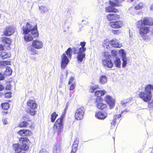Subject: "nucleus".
<instances>
[{
    "label": "nucleus",
    "instance_id": "nucleus-26",
    "mask_svg": "<svg viewBox=\"0 0 153 153\" xmlns=\"http://www.w3.org/2000/svg\"><path fill=\"white\" fill-rule=\"evenodd\" d=\"M96 117L99 119H104L106 117L104 114L101 112H97L96 115Z\"/></svg>",
    "mask_w": 153,
    "mask_h": 153
},
{
    "label": "nucleus",
    "instance_id": "nucleus-35",
    "mask_svg": "<svg viewBox=\"0 0 153 153\" xmlns=\"http://www.w3.org/2000/svg\"><path fill=\"white\" fill-rule=\"evenodd\" d=\"M1 106L4 109L7 110L9 108L10 105L8 103L5 102L1 104Z\"/></svg>",
    "mask_w": 153,
    "mask_h": 153
},
{
    "label": "nucleus",
    "instance_id": "nucleus-37",
    "mask_svg": "<svg viewBox=\"0 0 153 153\" xmlns=\"http://www.w3.org/2000/svg\"><path fill=\"white\" fill-rule=\"evenodd\" d=\"M27 113L32 116L36 114V111L35 110L30 109L27 111Z\"/></svg>",
    "mask_w": 153,
    "mask_h": 153
},
{
    "label": "nucleus",
    "instance_id": "nucleus-38",
    "mask_svg": "<svg viewBox=\"0 0 153 153\" xmlns=\"http://www.w3.org/2000/svg\"><path fill=\"white\" fill-rule=\"evenodd\" d=\"M112 32L115 35H118L120 33L121 31L119 29L114 30H112Z\"/></svg>",
    "mask_w": 153,
    "mask_h": 153
},
{
    "label": "nucleus",
    "instance_id": "nucleus-19",
    "mask_svg": "<svg viewBox=\"0 0 153 153\" xmlns=\"http://www.w3.org/2000/svg\"><path fill=\"white\" fill-rule=\"evenodd\" d=\"M31 120H28V122L26 121H22L19 124V127L21 128H26L30 124V126L28 127L30 128L33 127V123Z\"/></svg>",
    "mask_w": 153,
    "mask_h": 153
},
{
    "label": "nucleus",
    "instance_id": "nucleus-53",
    "mask_svg": "<svg viewBox=\"0 0 153 153\" xmlns=\"http://www.w3.org/2000/svg\"><path fill=\"white\" fill-rule=\"evenodd\" d=\"M6 89L7 90H10V87H6Z\"/></svg>",
    "mask_w": 153,
    "mask_h": 153
},
{
    "label": "nucleus",
    "instance_id": "nucleus-50",
    "mask_svg": "<svg viewBox=\"0 0 153 153\" xmlns=\"http://www.w3.org/2000/svg\"><path fill=\"white\" fill-rule=\"evenodd\" d=\"M141 8V7L139 5H137L134 7V9L136 10H138Z\"/></svg>",
    "mask_w": 153,
    "mask_h": 153
},
{
    "label": "nucleus",
    "instance_id": "nucleus-16",
    "mask_svg": "<svg viewBox=\"0 0 153 153\" xmlns=\"http://www.w3.org/2000/svg\"><path fill=\"white\" fill-rule=\"evenodd\" d=\"M104 100L109 105L110 107L113 108L114 106L115 101L109 95L106 96L104 97Z\"/></svg>",
    "mask_w": 153,
    "mask_h": 153
},
{
    "label": "nucleus",
    "instance_id": "nucleus-57",
    "mask_svg": "<svg viewBox=\"0 0 153 153\" xmlns=\"http://www.w3.org/2000/svg\"><path fill=\"white\" fill-rule=\"evenodd\" d=\"M77 46H78L77 48H78L79 47V45H77Z\"/></svg>",
    "mask_w": 153,
    "mask_h": 153
},
{
    "label": "nucleus",
    "instance_id": "nucleus-46",
    "mask_svg": "<svg viewBox=\"0 0 153 153\" xmlns=\"http://www.w3.org/2000/svg\"><path fill=\"white\" fill-rule=\"evenodd\" d=\"M4 50V46L1 44H0V52Z\"/></svg>",
    "mask_w": 153,
    "mask_h": 153
},
{
    "label": "nucleus",
    "instance_id": "nucleus-44",
    "mask_svg": "<svg viewBox=\"0 0 153 153\" xmlns=\"http://www.w3.org/2000/svg\"><path fill=\"white\" fill-rule=\"evenodd\" d=\"M39 153H49V152L45 149H42L40 151Z\"/></svg>",
    "mask_w": 153,
    "mask_h": 153
},
{
    "label": "nucleus",
    "instance_id": "nucleus-42",
    "mask_svg": "<svg viewBox=\"0 0 153 153\" xmlns=\"http://www.w3.org/2000/svg\"><path fill=\"white\" fill-rule=\"evenodd\" d=\"M2 121L4 125H6L8 123L6 117H3L2 119Z\"/></svg>",
    "mask_w": 153,
    "mask_h": 153
},
{
    "label": "nucleus",
    "instance_id": "nucleus-40",
    "mask_svg": "<svg viewBox=\"0 0 153 153\" xmlns=\"http://www.w3.org/2000/svg\"><path fill=\"white\" fill-rule=\"evenodd\" d=\"M15 30V27H10V36L14 33Z\"/></svg>",
    "mask_w": 153,
    "mask_h": 153
},
{
    "label": "nucleus",
    "instance_id": "nucleus-27",
    "mask_svg": "<svg viewBox=\"0 0 153 153\" xmlns=\"http://www.w3.org/2000/svg\"><path fill=\"white\" fill-rule=\"evenodd\" d=\"M110 44V41L108 39H106L104 40L102 44L103 47L108 48H109V44Z\"/></svg>",
    "mask_w": 153,
    "mask_h": 153
},
{
    "label": "nucleus",
    "instance_id": "nucleus-14",
    "mask_svg": "<svg viewBox=\"0 0 153 153\" xmlns=\"http://www.w3.org/2000/svg\"><path fill=\"white\" fill-rule=\"evenodd\" d=\"M17 134L21 136L27 137L32 135V133L30 130L25 129H20L18 132Z\"/></svg>",
    "mask_w": 153,
    "mask_h": 153
},
{
    "label": "nucleus",
    "instance_id": "nucleus-47",
    "mask_svg": "<svg viewBox=\"0 0 153 153\" xmlns=\"http://www.w3.org/2000/svg\"><path fill=\"white\" fill-rule=\"evenodd\" d=\"M123 62L122 63V66L123 67H124L125 66L126 64V61L124 59H123Z\"/></svg>",
    "mask_w": 153,
    "mask_h": 153
},
{
    "label": "nucleus",
    "instance_id": "nucleus-43",
    "mask_svg": "<svg viewBox=\"0 0 153 153\" xmlns=\"http://www.w3.org/2000/svg\"><path fill=\"white\" fill-rule=\"evenodd\" d=\"M74 80V78L73 76H71L69 80L68 84L69 85L71 84L72 82H73Z\"/></svg>",
    "mask_w": 153,
    "mask_h": 153
},
{
    "label": "nucleus",
    "instance_id": "nucleus-41",
    "mask_svg": "<svg viewBox=\"0 0 153 153\" xmlns=\"http://www.w3.org/2000/svg\"><path fill=\"white\" fill-rule=\"evenodd\" d=\"M76 87V83L74 82L72 84L69 88L70 90H72L74 89Z\"/></svg>",
    "mask_w": 153,
    "mask_h": 153
},
{
    "label": "nucleus",
    "instance_id": "nucleus-56",
    "mask_svg": "<svg viewBox=\"0 0 153 153\" xmlns=\"http://www.w3.org/2000/svg\"><path fill=\"white\" fill-rule=\"evenodd\" d=\"M63 75H61L60 76V79H62L63 78Z\"/></svg>",
    "mask_w": 153,
    "mask_h": 153
},
{
    "label": "nucleus",
    "instance_id": "nucleus-11",
    "mask_svg": "<svg viewBox=\"0 0 153 153\" xmlns=\"http://www.w3.org/2000/svg\"><path fill=\"white\" fill-rule=\"evenodd\" d=\"M23 31V34L28 33L30 32H33L36 30H37V26L33 27V25L27 23L25 26L22 27Z\"/></svg>",
    "mask_w": 153,
    "mask_h": 153
},
{
    "label": "nucleus",
    "instance_id": "nucleus-13",
    "mask_svg": "<svg viewBox=\"0 0 153 153\" xmlns=\"http://www.w3.org/2000/svg\"><path fill=\"white\" fill-rule=\"evenodd\" d=\"M109 26L114 29H119L123 26V23L122 21L118 20L112 22H110Z\"/></svg>",
    "mask_w": 153,
    "mask_h": 153
},
{
    "label": "nucleus",
    "instance_id": "nucleus-3",
    "mask_svg": "<svg viewBox=\"0 0 153 153\" xmlns=\"http://www.w3.org/2000/svg\"><path fill=\"white\" fill-rule=\"evenodd\" d=\"M86 44V43L85 42H81L80 45L81 47L79 48L78 51L75 47L73 48L74 54H78L76 58L79 62H81L83 60V59L85 58V52L86 50V48L85 47Z\"/></svg>",
    "mask_w": 153,
    "mask_h": 153
},
{
    "label": "nucleus",
    "instance_id": "nucleus-30",
    "mask_svg": "<svg viewBox=\"0 0 153 153\" xmlns=\"http://www.w3.org/2000/svg\"><path fill=\"white\" fill-rule=\"evenodd\" d=\"M78 145V144L75 143V142L74 143L72 147V149L71 151V153H75L77 150V148Z\"/></svg>",
    "mask_w": 153,
    "mask_h": 153
},
{
    "label": "nucleus",
    "instance_id": "nucleus-29",
    "mask_svg": "<svg viewBox=\"0 0 153 153\" xmlns=\"http://www.w3.org/2000/svg\"><path fill=\"white\" fill-rule=\"evenodd\" d=\"M2 41L4 43V45H7V46L9 47L10 45V39L9 38L4 37L2 38Z\"/></svg>",
    "mask_w": 153,
    "mask_h": 153
},
{
    "label": "nucleus",
    "instance_id": "nucleus-54",
    "mask_svg": "<svg viewBox=\"0 0 153 153\" xmlns=\"http://www.w3.org/2000/svg\"><path fill=\"white\" fill-rule=\"evenodd\" d=\"M5 68V69L6 70V71H7V70H8V71H10V69H9V68H8L7 69V68Z\"/></svg>",
    "mask_w": 153,
    "mask_h": 153
},
{
    "label": "nucleus",
    "instance_id": "nucleus-36",
    "mask_svg": "<svg viewBox=\"0 0 153 153\" xmlns=\"http://www.w3.org/2000/svg\"><path fill=\"white\" fill-rule=\"evenodd\" d=\"M10 32V27H7L4 31V35L5 36H10L9 34V32Z\"/></svg>",
    "mask_w": 153,
    "mask_h": 153
},
{
    "label": "nucleus",
    "instance_id": "nucleus-51",
    "mask_svg": "<svg viewBox=\"0 0 153 153\" xmlns=\"http://www.w3.org/2000/svg\"><path fill=\"white\" fill-rule=\"evenodd\" d=\"M59 147H56V146H55L54 147V150L57 151L58 149H59Z\"/></svg>",
    "mask_w": 153,
    "mask_h": 153
},
{
    "label": "nucleus",
    "instance_id": "nucleus-61",
    "mask_svg": "<svg viewBox=\"0 0 153 153\" xmlns=\"http://www.w3.org/2000/svg\"><path fill=\"white\" fill-rule=\"evenodd\" d=\"M153 153V152H152V153Z\"/></svg>",
    "mask_w": 153,
    "mask_h": 153
},
{
    "label": "nucleus",
    "instance_id": "nucleus-24",
    "mask_svg": "<svg viewBox=\"0 0 153 153\" xmlns=\"http://www.w3.org/2000/svg\"><path fill=\"white\" fill-rule=\"evenodd\" d=\"M106 93V91L104 90H97L94 92L95 95L97 97V98H100V97L103 96Z\"/></svg>",
    "mask_w": 153,
    "mask_h": 153
},
{
    "label": "nucleus",
    "instance_id": "nucleus-48",
    "mask_svg": "<svg viewBox=\"0 0 153 153\" xmlns=\"http://www.w3.org/2000/svg\"><path fill=\"white\" fill-rule=\"evenodd\" d=\"M4 79V76L3 74L0 73V80Z\"/></svg>",
    "mask_w": 153,
    "mask_h": 153
},
{
    "label": "nucleus",
    "instance_id": "nucleus-49",
    "mask_svg": "<svg viewBox=\"0 0 153 153\" xmlns=\"http://www.w3.org/2000/svg\"><path fill=\"white\" fill-rule=\"evenodd\" d=\"M5 96L7 98H10V92H7L5 94Z\"/></svg>",
    "mask_w": 153,
    "mask_h": 153
},
{
    "label": "nucleus",
    "instance_id": "nucleus-33",
    "mask_svg": "<svg viewBox=\"0 0 153 153\" xmlns=\"http://www.w3.org/2000/svg\"><path fill=\"white\" fill-rule=\"evenodd\" d=\"M10 64V62L9 61H0V67L6 66Z\"/></svg>",
    "mask_w": 153,
    "mask_h": 153
},
{
    "label": "nucleus",
    "instance_id": "nucleus-6",
    "mask_svg": "<svg viewBox=\"0 0 153 153\" xmlns=\"http://www.w3.org/2000/svg\"><path fill=\"white\" fill-rule=\"evenodd\" d=\"M109 3L110 5L105 7V10L106 12L114 13L119 12V10L115 8V7L122 6L121 4L120 3L119 1L118 0H115V2L110 0L109 1Z\"/></svg>",
    "mask_w": 153,
    "mask_h": 153
},
{
    "label": "nucleus",
    "instance_id": "nucleus-4",
    "mask_svg": "<svg viewBox=\"0 0 153 153\" xmlns=\"http://www.w3.org/2000/svg\"><path fill=\"white\" fill-rule=\"evenodd\" d=\"M137 26L139 29V33L143 40H146L149 39L148 35H146L147 34L149 33L150 35L153 36V29L150 30V27L142 25H137Z\"/></svg>",
    "mask_w": 153,
    "mask_h": 153
},
{
    "label": "nucleus",
    "instance_id": "nucleus-25",
    "mask_svg": "<svg viewBox=\"0 0 153 153\" xmlns=\"http://www.w3.org/2000/svg\"><path fill=\"white\" fill-rule=\"evenodd\" d=\"M100 89L99 85L95 84L94 86H91L89 88V92L91 93H93L94 91L97 89Z\"/></svg>",
    "mask_w": 153,
    "mask_h": 153
},
{
    "label": "nucleus",
    "instance_id": "nucleus-28",
    "mask_svg": "<svg viewBox=\"0 0 153 153\" xmlns=\"http://www.w3.org/2000/svg\"><path fill=\"white\" fill-rule=\"evenodd\" d=\"M51 122L53 123L55 122L56 118L58 116V114L54 111L51 114Z\"/></svg>",
    "mask_w": 153,
    "mask_h": 153
},
{
    "label": "nucleus",
    "instance_id": "nucleus-32",
    "mask_svg": "<svg viewBox=\"0 0 153 153\" xmlns=\"http://www.w3.org/2000/svg\"><path fill=\"white\" fill-rule=\"evenodd\" d=\"M107 81V77L105 76H101L100 79V82L102 84H104Z\"/></svg>",
    "mask_w": 153,
    "mask_h": 153
},
{
    "label": "nucleus",
    "instance_id": "nucleus-8",
    "mask_svg": "<svg viewBox=\"0 0 153 153\" xmlns=\"http://www.w3.org/2000/svg\"><path fill=\"white\" fill-rule=\"evenodd\" d=\"M85 111V108L84 106H81L79 107L76 110L74 117L75 120H80L82 119Z\"/></svg>",
    "mask_w": 153,
    "mask_h": 153
},
{
    "label": "nucleus",
    "instance_id": "nucleus-15",
    "mask_svg": "<svg viewBox=\"0 0 153 153\" xmlns=\"http://www.w3.org/2000/svg\"><path fill=\"white\" fill-rule=\"evenodd\" d=\"M108 21L112 22L113 21L119 19L120 18V16L115 13H109L106 16Z\"/></svg>",
    "mask_w": 153,
    "mask_h": 153
},
{
    "label": "nucleus",
    "instance_id": "nucleus-59",
    "mask_svg": "<svg viewBox=\"0 0 153 153\" xmlns=\"http://www.w3.org/2000/svg\"><path fill=\"white\" fill-rule=\"evenodd\" d=\"M134 0H131V1H134Z\"/></svg>",
    "mask_w": 153,
    "mask_h": 153
},
{
    "label": "nucleus",
    "instance_id": "nucleus-17",
    "mask_svg": "<svg viewBox=\"0 0 153 153\" xmlns=\"http://www.w3.org/2000/svg\"><path fill=\"white\" fill-rule=\"evenodd\" d=\"M43 45V42L37 39L33 40L32 42L31 45L33 47L36 49L42 48Z\"/></svg>",
    "mask_w": 153,
    "mask_h": 153
},
{
    "label": "nucleus",
    "instance_id": "nucleus-22",
    "mask_svg": "<svg viewBox=\"0 0 153 153\" xmlns=\"http://www.w3.org/2000/svg\"><path fill=\"white\" fill-rule=\"evenodd\" d=\"M102 63L103 66L106 67H112L113 63L111 60L107 59L102 60Z\"/></svg>",
    "mask_w": 153,
    "mask_h": 153
},
{
    "label": "nucleus",
    "instance_id": "nucleus-7",
    "mask_svg": "<svg viewBox=\"0 0 153 153\" xmlns=\"http://www.w3.org/2000/svg\"><path fill=\"white\" fill-rule=\"evenodd\" d=\"M71 51V48H69L65 51V53L62 54L61 56V67H65L69 63L68 58L71 59L72 56Z\"/></svg>",
    "mask_w": 153,
    "mask_h": 153
},
{
    "label": "nucleus",
    "instance_id": "nucleus-34",
    "mask_svg": "<svg viewBox=\"0 0 153 153\" xmlns=\"http://www.w3.org/2000/svg\"><path fill=\"white\" fill-rule=\"evenodd\" d=\"M0 56L3 59L7 58L8 57V54L5 52L1 51L0 54Z\"/></svg>",
    "mask_w": 153,
    "mask_h": 153
},
{
    "label": "nucleus",
    "instance_id": "nucleus-10",
    "mask_svg": "<svg viewBox=\"0 0 153 153\" xmlns=\"http://www.w3.org/2000/svg\"><path fill=\"white\" fill-rule=\"evenodd\" d=\"M24 34V39L25 41L27 42L31 41L34 38L37 37L39 36L38 32L37 30H36L35 31Z\"/></svg>",
    "mask_w": 153,
    "mask_h": 153
},
{
    "label": "nucleus",
    "instance_id": "nucleus-39",
    "mask_svg": "<svg viewBox=\"0 0 153 153\" xmlns=\"http://www.w3.org/2000/svg\"><path fill=\"white\" fill-rule=\"evenodd\" d=\"M148 102V106L149 108H153V99L152 100V101Z\"/></svg>",
    "mask_w": 153,
    "mask_h": 153
},
{
    "label": "nucleus",
    "instance_id": "nucleus-2",
    "mask_svg": "<svg viewBox=\"0 0 153 153\" xmlns=\"http://www.w3.org/2000/svg\"><path fill=\"white\" fill-rule=\"evenodd\" d=\"M153 90V85H146L145 87L144 91L140 92L139 97L145 102L150 101L152 97L151 91Z\"/></svg>",
    "mask_w": 153,
    "mask_h": 153
},
{
    "label": "nucleus",
    "instance_id": "nucleus-45",
    "mask_svg": "<svg viewBox=\"0 0 153 153\" xmlns=\"http://www.w3.org/2000/svg\"><path fill=\"white\" fill-rule=\"evenodd\" d=\"M112 55L113 56H116L117 55V52L115 50H112L111 52Z\"/></svg>",
    "mask_w": 153,
    "mask_h": 153
},
{
    "label": "nucleus",
    "instance_id": "nucleus-23",
    "mask_svg": "<svg viewBox=\"0 0 153 153\" xmlns=\"http://www.w3.org/2000/svg\"><path fill=\"white\" fill-rule=\"evenodd\" d=\"M28 52L30 53V55H35L37 54L38 53V51L36 50L34 47L32 46H30L27 48Z\"/></svg>",
    "mask_w": 153,
    "mask_h": 153
},
{
    "label": "nucleus",
    "instance_id": "nucleus-58",
    "mask_svg": "<svg viewBox=\"0 0 153 153\" xmlns=\"http://www.w3.org/2000/svg\"><path fill=\"white\" fill-rule=\"evenodd\" d=\"M5 112L6 114H7V112Z\"/></svg>",
    "mask_w": 153,
    "mask_h": 153
},
{
    "label": "nucleus",
    "instance_id": "nucleus-55",
    "mask_svg": "<svg viewBox=\"0 0 153 153\" xmlns=\"http://www.w3.org/2000/svg\"><path fill=\"white\" fill-rule=\"evenodd\" d=\"M106 52H104V53H103V54H104V56H105V57H106Z\"/></svg>",
    "mask_w": 153,
    "mask_h": 153
},
{
    "label": "nucleus",
    "instance_id": "nucleus-5",
    "mask_svg": "<svg viewBox=\"0 0 153 153\" xmlns=\"http://www.w3.org/2000/svg\"><path fill=\"white\" fill-rule=\"evenodd\" d=\"M65 116L62 115L58 118L55 122L53 126V129L54 133L57 132V134L59 135L62 131L63 128V119Z\"/></svg>",
    "mask_w": 153,
    "mask_h": 153
},
{
    "label": "nucleus",
    "instance_id": "nucleus-9",
    "mask_svg": "<svg viewBox=\"0 0 153 153\" xmlns=\"http://www.w3.org/2000/svg\"><path fill=\"white\" fill-rule=\"evenodd\" d=\"M153 25V21L150 18L145 17L142 19L138 21L136 25H142L144 26H152Z\"/></svg>",
    "mask_w": 153,
    "mask_h": 153
},
{
    "label": "nucleus",
    "instance_id": "nucleus-31",
    "mask_svg": "<svg viewBox=\"0 0 153 153\" xmlns=\"http://www.w3.org/2000/svg\"><path fill=\"white\" fill-rule=\"evenodd\" d=\"M114 63L116 67H120L121 65L120 59L118 57L116 58L115 60L114 61Z\"/></svg>",
    "mask_w": 153,
    "mask_h": 153
},
{
    "label": "nucleus",
    "instance_id": "nucleus-52",
    "mask_svg": "<svg viewBox=\"0 0 153 153\" xmlns=\"http://www.w3.org/2000/svg\"><path fill=\"white\" fill-rule=\"evenodd\" d=\"M3 89V86L1 85H0V91H2Z\"/></svg>",
    "mask_w": 153,
    "mask_h": 153
},
{
    "label": "nucleus",
    "instance_id": "nucleus-12",
    "mask_svg": "<svg viewBox=\"0 0 153 153\" xmlns=\"http://www.w3.org/2000/svg\"><path fill=\"white\" fill-rule=\"evenodd\" d=\"M96 102L97 103L96 107L99 109L104 110L108 107L107 105L103 102V99L101 98H97Z\"/></svg>",
    "mask_w": 153,
    "mask_h": 153
},
{
    "label": "nucleus",
    "instance_id": "nucleus-18",
    "mask_svg": "<svg viewBox=\"0 0 153 153\" xmlns=\"http://www.w3.org/2000/svg\"><path fill=\"white\" fill-rule=\"evenodd\" d=\"M27 105L31 109L35 110L37 108L38 105L35 100L30 99L27 102Z\"/></svg>",
    "mask_w": 153,
    "mask_h": 153
},
{
    "label": "nucleus",
    "instance_id": "nucleus-20",
    "mask_svg": "<svg viewBox=\"0 0 153 153\" xmlns=\"http://www.w3.org/2000/svg\"><path fill=\"white\" fill-rule=\"evenodd\" d=\"M124 112L123 111H121V113L119 114H116L114 115L113 117V119L112 122H111V124L112 126H115V124L117 122V120L118 118H121L122 117V114Z\"/></svg>",
    "mask_w": 153,
    "mask_h": 153
},
{
    "label": "nucleus",
    "instance_id": "nucleus-60",
    "mask_svg": "<svg viewBox=\"0 0 153 153\" xmlns=\"http://www.w3.org/2000/svg\"><path fill=\"white\" fill-rule=\"evenodd\" d=\"M25 117H23V119H24V118Z\"/></svg>",
    "mask_w": 153,
    "mask_h": 153
},
{
    "label": "nucleus",
    "instance_id": "nucleus-21",
    "mask_svg": "<svg viewBox=\"0 0 153 153\" xmlns=\"http://www.w3.org/2000/svg\"><path fill=\"white\" fill-rule=\"evenodd\" d=\"M110 44L112 47L114 48H120L122 46V45L119 44L115 39L110 41Z\"/></svg>",
    "mask_w": 153,
    "mask_h": 153
},
{
    "label": "nucleus",
    "instance_id": "nucleus-1",
    "mask_svg": "<svg viewBox=\"0 0 153 153\" xmlns=\"http://www.w3.org/2000/svg\"><path fill=\"white\" fill-rule=\"evenodd\" d=\"M19 141L22 144L16 143L13 146L15 153H26L25 151L29 148V140L27 137H21Z\"/></svg>",
    "mask_w": 153,
    "mask_h": 153
}]
</instances>
